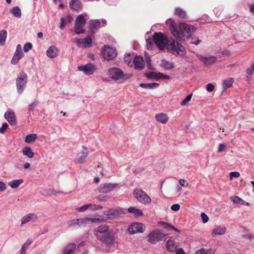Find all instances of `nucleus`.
<instances>
[{
	"label": "nucleus",
	"mask_w": 254,
	"mask_h": 254,
	"mask_svg": "<svg viewBox=\"0 0 254 254\" xmlns=\"http://www.w3.org/2000/svg\"><path fill=\"white\" fill-rule=\"evenodd\" d=\"M69 5L72 10L76 11H79L82 9V4L80 0H70Z\"/></svg>",
	"instance_id": "obj_18"
},
{
	"label": "nucleus",
	"mask_w": 254,
	"mask_h": 254,
	"mask_svg": "<svg viewBox=\"0 0 254 254\" xmlns=\"http://www.w3.org/2000/svg\"><path fill=\"white\" fill-rule=\"evenodd\" d=\"M133 64L135 69L142 70L144 67V62L143 57L141 56H136L133 60Z\"/></svg>",
	"instance_id": "obj_14"
},
{
	"label": "nucleus",
	"mask_w": 254,
	"mask_h": 254,
	"mask_svg": "<svg viewBox=\"0 0 254 254\" xmlns=\"http://www.w3.org/2000/svg\"><path fill=\"white\" fill-rule=\"evenodd\" d=\"M233 202L235 204H239L242 202V199L238 196H234L231 198Z\"/></svg>",
	"instance_id": "obj_51"
},
{
	"label": "nucleus",
	"mask_w": 254,
	"mask_h": 254,
	"mask_svg": "<svg viewBox=\"0 0 254 254\" xmlns=\"http://www.w3.org/2000/svg\"><path fill=\"white\" fill-rule=\"evenodd\" d=\"M24 56V54L22 52L21 46L18 44L16 47V49L13 58L11 61L12 64H16L21 58Z\"/></svg>",
	"instance_id": "obj_13"
},
{
	"label": "nucleus",
	"mask_w": 254,
	"mask_h": 254,
	"mask_svg": "<svg viewBox=\"0 0 254 254\" xmlns=\"http://www.w3.org/2000/svg\"><path fill=\"white\" fill-rule=\"evenodd\" d=\"M157 77H158V79H169L170 78V77L169 76L165 75L161 72H158Z\"/></svg>",
	"instance_id": "obj_53"
},
{
	"label": "nucleus",
	"mask_w": 254,
	"mask_h": 254,
	"mask_svg": "<svg viewBox=\"0 0 254 254\" xmlns=\"http://www.w3.org/2000/svg\"><path fill=\"white\" fill-rule=\"evenodd\" d=\"M133 195L135 198L143 204H149L151 199L149 196L143 190L140 189H135L133 191Z\"/></svg>",
	"instance_id": "obj_7"
},
{
	"label": "nucleus",
	"mask_w": 254,
	"mask_h": 254,
	"mask_svg": "<svg viewBox=\"0 0 254 254\" xmlns=\"http://www.w3.org/2000/svg\"><path fill=\"white\" fill-rule=\"evenodd\" d=\"M187 39L190 40V44H194L195 45H198L201 42V40H199L197 37L194 36L193 34L190 35V38H188Z\"/></svg>",
	"instance_id": "obj_38"
},
{
	"label": "nucleus",
	"mask_w": 254,
	"mask_h": 254,
	"mask_svg": "<svg viewBox=\"0 0 254 254\" xmlns=\"http://www.w3.org/2000/svg\"><path fill=\"white\" fill-rule=\"evenodd\" d=\"M76 248L75 243H69L64 248L62 254H74V250Z\"/></svg>",
	"instance_id": "obj_21"
},
{
	"label": "nucleus",
	"mask_w": 254,
	"mask_h": 254,
	"mask_svg": "<svg viewBox=\"0 0 254 254\" xmlns=\"http://www.w3.org/2000/svg\"><path fill=\"white\" fill-rule=\"evenodd\" d=\"M111 189V184H105L103 187L99 188V191L100 193H106L110 191Z\"/></svg>",
	"instance_id": "obj_37"
},
{
	"label": "nucleus",
	"mask_w": 254,
	"mask_h": 254,
	"mask_svg": "<svg viewBox=\"0 0 254 254\" xmlns=\"http://www.w3.org/2000/svg\"><path fill=\"white\" fill-rule=\"evenodd\" d=\"M89 24L90 31L94 32L95 30H97L100 27L101 22L98 19L91 20H90Z\"/></svg>",
	"instance_id": "obj_22"
},
{
	"label": "nucleus",
	"mask_w": 254,
	"mask_h": 254,
	"mask_svg": "<svg viewBox=\"0 0 254 254\" xmlns=\"http://www.w3.org/2000/svg\"><path fill=\"white\" fill-rule=\"evenodd\" d=\"M58 49L55 46H50L46 51V55L50 58L54 59L58 56Z\"/></svg>",
	"instance_id": "obj_19"
},
{
	"label": "nucleus",
	"mask_w": 254,
	"mask_h": 254,
	"mask_svg": "<svg viewBox=\"0 0 254 254\" xmlns=\"http://www.w3.org/2000/svg\"><path fill=\"white\" fill-rule=\"evenodd\" d=\"M107 225L99 226L94 231V235L98 240L110 248L111 246V231Z\"/></svg>",
	"instance_id": "obj_2"
},
{
	"label": "nucleus",
	"mask_w": 254,
	"mask_h": 254,
	"mask_svg": "<svg viewBox=\"0 0 254 254\" xmlns=\"http://www.w3.org/2000/svg\"><path fill=\"white\" fill-rule=\"evenodd\" d=\"M37 219V216L35 213H28L24 216L21 220V225L31 221L34 222Z\"/></svg>",
	"instance_id": "obj_17"
},
{
	"label": "nucleus",
	"mask_w": 254,
	"mask_h": 254,
	"mask_svg": "<svg viewBox=\"0 0 254 254\" xmlns=\"http://www.w3.org/2000/svg\"><path fill=\"white\" fill-rule=\"evenodd\" d=\"M37 138L36 134L32 133L27 135L25 137L24 141L27 143H31L34 142Z\"/></svg>",
	"instance_id": "obj_34"
},
{
	"label": "nucleus",
	"mask_w": 254,
	"mask_h": 254,
	"mask_svg": "<svg viewBox=\"0 0 254 254\" xmlns=\"http://www.w3.org/2000/svg\"><path fill=\"white\" fill-rule=\"evenodd\" d=\"M179 184L183 187H187L188 186V183L186 180L181 179L179 180Z\"/></svg>",
	"instance_id": "obj_62"
},
{
	"label": "nucleus",
	"mask_w": 254,
	"mask_h": 254,
	"mask_svg": "<svg viewBox=\"0 0 254 254\" xmlns=\"http://www.w3.org/2000/svg\"><path fill=\"white\" fill-rule=\"evenodd\" d=\"M82 147L83 150L80 152V155L77 159L78 162L80 163H82L84 162L85 158L88 154V151L87 149L84 146H82Z\"/></svg>",
	"instance_id": "obj_26"
},
{
	"label": "nucleus",
	"mask_w": 254,
	"mask_h": 254,
	"mask_svg": "<svg viewBox=\"0 0 254 254\" xmlns=\"http://www.w3.org/2000/svg\"><path fill=\"white\" fill-rule=\"evenodd\" d=\"M85 23L86 20L82 14H80L76 18L75 25H76L77 27L80 26L83 27L85 25Z\"/></svg>",
	"instance_id": "obj_27"
},
{
	"label": "nucleus",
	"mask_w": 254,
	"mask_h": 254,
	"mask_svg": "<svg viewBox=\"0 0 254 254\" xmlns=\"http://www.w3.org/2000/svg\"><path fill=\"white\" fill-rule=\"evenodd\" d=\"M132 76V74L125 73L118 67H112V80L122 82L130 78Z\"/></svg>",
	"instance_id": "obj_6"
},
{
	"label": "nucleus",
	"mask_w": 254,
	"mask_h": 254,
	"mask_svg": "<svg viewBox=\"0 0 254 254\" xmlns=\"http://www.w3.org/2000/svg\"><path fill=\"white\" fill-rule=\"evenodd\" d=\"M78 225L81 227L82 226H84L87 224V218L86 217L83 218H79L77 219Z\"/></svg>",
	"instance_id": "obj_49"
},
{
	"label": "nucleus",
	"mask_w": 254,
	"mask_h": 254,
	"mask_svg": "<svg viewBox=\"0 0 254 254\" xmlns=\"http://www.w3.org/2000/svg\"><path fill=\"white\" fill-rule=\"evenodd\" d=\"M214 89V85L212 83H209L206 86V90L208 92H212Z\"/></svg>",
	"instance_id": "obj_59"
},
{
	"label": "nucleus",
	"mask_w": 254,
	"mask_h": 254,
	"mask_svg": "<svg viewBox=\"0 0 254 254\" xmlns=\"http://www.w3.org/2000/svg\"><path fill=\"white\" fill-rule=\"evenodd\" d=\"M32 48V45L30 42H27L25 43L23 47V50L25 52H28L29 50H30Z\"/></svg>",
	"instance_id": "obj_50"
},
{
	"label": "nucleus",
	"mask_w": 254,
	"mask_h": 254,
	"mask_svg": "<svg viewBox=\"0 0 254 254\" xmlns=\"http://www.w3.org/2000/svg\"><path fill=\"white\" fill-rule=\"evenodd\" d=\"M65 24V19L64 17H61L60 28L62 29L64 28Z\"/></svg>",
	"instance_id": "obj_63"
},
{
	"label": "nucleus",
	"mask_w": 254,
	"mask_h": 254,
	"mask_svg": "<svg viewBox=\"0 0 254 254\" xmlns=\"http://www.w3.org/2000/svg\"><path fill=\"white\" fill-rule=\"evenodd\" d=\"M158 72L151 71L146 73L145 76L148 78L158 79Z\"/></svg>",
	"instance_id": "obj_43"
},
{
	"label": "nucleus",
	"mask_w": 254,
	"mask_h": 254,
	"mask_svg": "<svg viewBox=\"0 0 254 254\" xmlns=\"http://www.w3.org/2000/svg\"><path fill=\"white\" fill-rule=\"evenodd\" d=\"M175 13L176 15L182 19H186L187 18L186 12L180 8H177L175 10Z\"/></svg>",
	"instance_id": "obj_35"
},
{
	"label": "nucleus",
	"mask_w": 254,
	"mask_h": 254,
	"mask_svg": "<svg viewBox=\"0 0 254 254\" xmlns=\"http://www.w3.org/2000/svg\"><path fill=\"white\" fill-rule=\"evenodd\" d=\"M8 125L7 123H3L1 127L0 128V133H4L6 129L8 128Z\"/></svg>",
	"instance_id": "obj_54"
},
{
	"label": "nucleus",
	"mask_w": 254,
	"mask_h": 254,
	"mask_svg": "<svg viewBox=\"0 0 254 254\" xmlns=\"http://www.w3.org/2000/svg\"><path fill=\"white\" fill-rule=\"evenodd\" d=\"M33 241L31 239H28L22 246L28 249L29 246L32 244Z\"/></svg>",
	"instance_id": "obj_58"
},
{
	"label": "nucleus",
	"mask_w": 254,
	"mask_h": 254,
	"mask_svg": "<svg viewBox=\"0 0 254 254\" xmlns=\"http://www.w3.org/2000/svg\"><path fill=\"white\" fill-rule=\"evenodd\" d=\"M145 230V227L142 223H134L131 224L128 228L129 233L131 234H134L138 233H143Z\"/></svg>",
	"instance_id": "obj_10"
},
{
	"label": "nucleus",
	"mask_w": 254,
	"mask_h": 254,
	"mask_svg": "<svg viewBox=\"0 0 254 254\" xmlns=\"http://www.w3.org/2000/svg\"><path fill=\"white\" fill-rule=\"evenodd\" d=\"M82 28V26H80L77 27V26L75 25L74 29L75 33L77 35L83 33L85 32V30Z\"/></svg>",
	"instance_id": "obj_48"
},
{
	"label": "nucleus",
	"mask_w": 254,
	"mask_h": 254,
	"mask_svg": "<svg viewBox=\"0 0 254 254\" xmlns=\"http://www.w3.org/2000/svg\"><path fill=\"white\" fill-rule=\"evenodd\" d=\"M159 84L157 83H140V86L144 89H152L157 88Z\"/></svg>",
	"instance_id": "obj_33"
},
{
	"label": "nucleus",
	"mask_w": 254,
	"mask_h": 254,
	"mask_svg": "<svg viewBox=\"0 0 254 254\" xmlns=\"http://www.w3.org/2000/svg\"><path fill=\"white\" fill-rule=\"evenodd\" d=\"M38 101L35 100L33 102L28 105V115L31 116V112L33 111L34 108L38 105Z\"/></svg>",
	"instance_id": "obj_42"
},
{
	"label": "nucleus",
	"mask_w": 254,
	"mask_h": 254,
	"mask_svg": "<svg viewBox=\"0 0 254 254\" xmlns=\"http://www.w3.org/2000/svg\"><path fill=\"white\" fill-rule=\"evenodd\" d=\"M4 117L11 125H15L16 124V118L13 111L10 109L4 114Z\"/></svg>",
	"instance_id": "obj_15"
},
{
	"label": "nucleus",
	"mask_w": 254,
	"mask_h": 254,
	"mask_svg": "<svg viewBox=\"0 0 254 254\" xmlns=\"http://www.w3.org/2000/svg\"><path fill=\"white\" fill-rule=\"evenodd\" d=\"M89 204H85L84 205H82L80 207H79L77 208V210L79 211V212H84L85 211H86V210H87L88 209H89Z\"/></svg>",
	"instance_id": "obj_52"
},
{
	"label": "nucleus",
	"mask_w": 254,
	"mask_h": 254,
	"mask_svg": "<svg viewBox=\"0 0 254 254\" xmlns=\"http://www.w3.org/2000/svg\"><path fill=\"white\" fill-rule=\"evenodd\" d=\"M192 97V94L188 95L181 103L182 106H186L190 101Z\"/></svg>",
	"instance_id": "obj_46"
},
{
	"label": "nucleus",
	"mask_w": 254,
	"mask_h": 254,
	"mask_svg": "<svg viewBox=\"0 0 254 254\" xmlns=\"http://www.w3.org/2000/svg\"><path fill=\"white\" fill-rule=\"evenodd\" d=\"M155 119L158 122L162 124H165L168 121V117L166 114L159 113L155 115Z\"/></svg>",
	"instance_id": "obj_25"
},
{
	"label": "nucleus",
	"mask_w": 254,
	"mask_h": 254,
	"mask_svg": "<svg viewBox=\"0 0 254 254\" xmlns=\"http://www.w3.org/2000/svg\"><path fill=\"white\" fill-rule=\"evenodd\" d=\"M108 197H107V195H103V194H100V195H99L97 197V198L100 200V201H106L108 200Z\"/></svg>",
	"instance_id": "obj_55"
},
{
	"label": "nucleus",
	"mask_w": 254,
	"mask_h": 254,
	"mask_svg": "<svg viewBox=\"0 0 254 254\" xmlns=\"http://www.w3.org/2000/svg\"><path fill=\"white\" fill-rule=\"evenodd\" d=\"M201 218L202 220V222L204 223H206L208 222L209 218L207 215L204 212L201 213Z\"/></svg>",
	"instance_id": "obj_56"
},
{
	"label": "nucleus",
	"mask_w": 254,
	"mask_h": 254,
	"mask_svg": "<svg viewBox=\"0 0 254 254\" xmlns=\"http://www.w3.org/2000/svg\"><path fill=\"white\" fill-rule=\"evenodd\" d=\"M161 66L165 69L169 70L174 67V64L173 63L169 62L165 60L161 61Z\"/></svg>",
	"instance_id": "obj_31"
},
{
	"label": "nucleus",
	"mask_w": 254,
	"mask_h": 254,
	"mask_svg": "<svg viewBox=\"0 0 254 254\" xmlns=\"http://www.w3.org/2000/svg\"><path fill=\"white\" fill-rule=\"evenodd\" d=\"M254 71V68H253V66L251 65L250 67L248 68L246 70V72L247 74L249 75H252Z\"/></svg>",
	"instance_id": "obj_60"
},
{
	"label": "nucleus",
	"mask_w": 254,
	"mask_h": 254,
	"mask_svg": "<svg viewBox=\"0 0 254 254\" xmlns=\"http://www.w3.org/2000/svg\"><path fill=\"white\" fill-rule=\"evenodd\" d=\"M131 55L126 53L124 56V62L129 66H132L133 62H131Z\"/></svg>",
	"instance_id": "obj_41"
},
{
	"label": "nucleus",
	"mask_w": 254,
	"mask_h": 254,
	"mask_svg": "<svg viewBox=\"0 0 254 254\" xmlns=\"http://www.w3.org/2000/svg\"><path fill=\"white\" fill-rule=\"evenodd\" d=\"M196 28L193 26L181 22L178 27L175 25L174 22H171L170 30L173 36L178 41L182 42L185 38H190Z\"/></svg>",
	"instance_id": "obj_1"
},
{
	"label": "nucleus",
	"mask_w": 254,
	"mask_h": 254,
	"mask_svg": "<svg viewBox=\"0 0 254 254\" xmlns=\"http://www.w3.org/2000/svg\"><path fill=\"white\" fill-rule=\"evenodd\" d=\"M87 218V222L91 221L92 223H99L104 222V219L103 218Z\"/></svg>",
	"instance_id": "obj_44"
},
{
	"label": "nucleus",
	"mask_w": 254,
	"mask_h": 254,
	"mask_svg": "<svg viewBox=\"0 0 254 254\" xmlns=\"http://www.w3.org/2000/svg\"><path fill=\"white\" fill-rule=\"evenodd\" d=\"M89 209L92 211H96L101 210L103 208L102 206L100 205H96L94 204H89Z\"/></svg>",
	"instance_id": "obj_45"
},
{
	"label": "nucleus",
	"mask_w": 254,
	"mask_h": 254,
	"mask_svg": "<svg viewBox=\"0 0 254 254\" xmlns=\"http://www.w3.org/2000/svg\"><path fill=\"white\" fill-rule=\"evenodd\" d=\"M24 182L22 179L13 180L8 182V185L12 189L17 188L21 184Z\"/></svg>",
	"instance_id": "obj_28"
},
{
	"label": "nucleus",
	"mask_w": 254,
	"mask_h": 254,
	"mask_svg": "<svg viewBox=\"0 0 254 254\" xmlns=\"http://www.w3.org/2000/svg\"><path fill=\"white\" fill-rule=\"evenodd\" d=\"M171 208L173 211H178L180 208V205L179 204H174L171 206Z\"/></svg>",
	"instance_id": "obj_61"
},
{
	"label": "nucleus",
	"mask_w": 254,
	"mask_h": 254,
	"mask_svg": "<svg viewBox=\"0 0 254 254\" xmlns=\"http://www.w3.org/2000/svg\"><path fill=\"white\" fill-rule=\"evenodd\" d=\"M154 40L153 39H148L146 40V46L148 50H151L153 48L154 45Z\"/></svg>",
	"instance_id": "obj_47"
},
{
	"label": "nucleus",
	"mask_w": 254,
	"mask_h": 254,
	"mask_svg": "<svg viewBox=\"0 0 254 254\" xmlns=\"http://www.w3.org/2000/svg\"><path fill=\"white\" fill-rule=\"evenodd\" d=\"M234 81V80L233 78H229L224 80L223 82V88L224 89H226L232 86Z\"/></svg>",
	"instance_id": "obj_39"
},
{
	"label": "nucleus",
	"mask_w": 254,
	"mask_h": 254,
	"mask_svg": "<svg viewBox=\"0 0 254 254\" xmlns=\"http://www.w3.org/2000/svg\"><path fill=\"white\" fill-rule=\"evenodd\" d=\"M158 225L162 226L163 228H164L165 229H171V230L175 231L176 232H177L178 233L180 232V231L179 229H178L177 228H176V227H175L174 226H173L172 225H171L170 223H167L165 222H163V221H159V222H158Z\"/></svg>",
	"instance_id": "obj_24"
},
{
	"label": "nucleus",
	"mask_w": 254,
	"mask_h": 254,
	"mask_svg": "<svg viewBox=\"0 0 254 254\" xmlns=\"http://www.w3.org/2000/svg\"><path fill=\"white\" fill-rule=\"evenodd\" d=\"M28 76L26 73H20L16 79V87L18 94H21L26 87Z\"/></svg>",
	"instance_id": "obj_5"
},
{
	"label": "nucleus",
	"mask_w": 254,
	"mask_h": 254,
	"mask_svg": "<svg viewBox=\"0 0 254 254\" xmlns=\"http://www.w3.org/2000/svg\"><path fill=\"white\" fill-rule=\"evenodd\" d=\"M127 211L130 213L134 214L136 216H140L143 215L142 211L135 207H130L127 209Z\"/></svg>",
	"instance_id": "obj_32"
},
{
	"label": "nucleus",
	"mask_w": 254,
	"mask_h": 254,
	"mask_svg": "<svg viewBox=\"0 0 254 254\" xmlns=\"http://www.w3.org/2000/svg\"><path fill=\"white\" fill-rule=\"evenodd\" d=\"M22 153L24 155L27 156L29 158L33 157L34 154L32 152L30 147H25L23 148Z\"/></svg>",
	"instance_id": "obj_36"
},
{
	"label": "nucleus",
	"mask_w": 254,
	"mask_h": 254,
	"mask_svg": "<svg viewBox=\"0 0 254 254\" xmlns=\"http://www.w3.org/2000/svg\"><path fill=\"white\" fill-rule=\"evenodd\" d=\"M7 37V32L5 30L0 31V44L3 45L5 43Z\"/></svg>",
	"instance_id": "obj_40"
},
{
	"label": "nucleus",
	"mask_w": 254,
	"mask_h": 254,
	"mask_svg": "<svg viewBox=\"0 0 254 254\" xmlns=\"http://www.w3.org/2000/svg\"><path fill=\"white\" fill-rule=\"evenodd\" d=\"M166 49L176 56H183L186 54L185 47L172 38L169 40Z\"/></svg>",
	"instance_id": "obj_3"
},
{
	"label": "nucleus",
	"mask_w": 254,
	"mask_h": 254,
	"mask_svg": "<svg viewBox=\"0 0 254 254\" xmlns=\"http://www.w3.org/2000/svg\"><path fill=\"white\" fill-rule=\"evenodd\" d=\"M127 212L126 209L122 208H117L112 209V218H116L121 214H126Z\"/></svg>",
	"instance_id": "obj_30"
},
{
	"label": "nucleus",
	"mask_w": 254,
	"mask_h": 254,
	"mask_svg": "<svg viewBox=\"0 0 254 254\" xmlns=\"http://www.w3.org/2000/svg\"><path fill=\"white\" fill-rule=\"evenodd\" d=\"M78 69L79 71H83L87 75H91L95 71L96 67L94 64L88 63L84 65L78 66Z\"/></svg>",
	"instance_id": "obj_12"
},
{
	"label": "nucleus",
	"mask_w": 254,
	"mask_h": 254,
	"mask_svg": "<svg viewBox=\"0 0 254 254\" xmlns=\"http://www.w3.org/2000/svg\"><path fill=\"white\" fill-rule=\"evenodd\" d=\"M9 11L15 17L20 18L21 17V11L18 6L13 7L10 9Z\"/></svg>",
	"instance_id": "obj_29"
},
{
	"label": "nucleus",
	"mask_w": 254,
	"mask_h": 254,
	"mask_svg": "<svg viewBox=\"0 0 254 254\" xmlns=\"http://www.w3.org/2000/svg\"><path fill=\"white\" fill-rule=\"evenodd\" d=\"M240 175V173L238 172H232L230 173V177L231 179H232L233 178H238Z\"/></svg>",
	"instance_id": "obj_57"
},
{
	"label": "nucleus",
	"mask_w": 254,
	"mask_h": 254,
	"mask_svg": "<svg viewBox=\"0 0 254 254\" xmlns=\"http://www.w3.org/2000/svg\"><path fill=\"white\" fill-rule=\"evenodd\" d=\"M111 47L108 45H104L101 49V55L104 60H111Z\"/></svg>",
	"instance_id": "obj_16"
},
{
	"label": "nucleus",
	"mask_w": 254,
	"mask_h": 254,
	"mask_svg": "<svg viewBox=\"0 0 254 254\" xmlns=\"http://www.w3.org/2000/svg\"><path fill=\"white\" fill-rule=\"evenodd\" d=\"M74 41L78 47L83 48L92 46V40L90 36H87L83 39H75Z\"/></svg>",
	"instance_id": "obj_9"
},
{
	"label": "nucleus",
	"mask_w": 254,
	"mask_h": 254,
	"mask_svg": "<svg viewBox=\"0 0 254 254\" xmlns=\"http://www.w3.org/2000/svg\"><path fill=\"white\" fill-rule=\"evenodd\" d=\"M199 60L204 64L209 65H211L218 61V57L216 56H210L209 55H199L198 56Z\"/></svg>",
	"instance_id": "obj_11"
},
{
	"label": "nucleus",
	"mask_w": 254,
	"mask_h": 254,
	"mask_svg": "<svg viewBox=\"0 0 254 254\" xmlns=\"http://www.w3.org/2000/svg\"><path fill=\"white\" fill-rule=\"evenodd\" d=\"M166 235L167 234H164L160 230L156 229L147 236L148 241L151 244H155L163 240Z\"/></svg>",
	"instance_id": "obj_8"
},
{
	"label": "nucleus",
	"mask_w": 254,
	"mask_h": 254,
	"mask_svg": "<svg viewBox=\"0 0 254 254\" xmlns=\"http://www.w3.org/2000/svg\"><path fill=\"white\" fill-rule=\"evenodd\" d=\"M204 254H214L215 251L213 249H204Z\"/></svg>",
	"instance_id": "obj_64"
},
{
	"label": "nucleus",
	"mask_w": 254,
	"mask_h": 254,
	"mask_svg": "<svg viewBox=\"0 0 254 254\" xmlns=\"http://www.w3.org/2000/svg\"><path fill=\"white\" fill-rule=\"evenodd\" d=\"M177 247V243L171 239H169L166 242V249L170 252H175Z\"/></svg>",
	"instance_id": "obj_20"
},
{
	"label": "nucleus",
	"mask_w": 254,
	"mask_h": 254,
	"mask_svg": "<svg viewBox=\"0 0 254 254\" xmlns=\"http://www.w3.org/2000/svg\"><path fill=\"white\" fill-rule=\"evenodd\" d=\"M226 228L224 226H218L212 230L211 235L213 237L222 235L225 233Z\"/></svg>",
	"instance_id": "obj_23"
},
{
	"label": "nucleus",
	"mask_w": 254,
	"mask_h": 254,
	"mask_svg": "<svg viewBox=\"0 0 254 254\" xmlns=\"http://www.w3.org/2000/svg\"><path fill=\"white\" fill-rule=\"evenodd\" d=\"M153 40L157 47L160 50L166 49L169 40L161 32H155L153 35Z\"/></svg>",
	"instance_id": "obj_4"
}]
</instances>
